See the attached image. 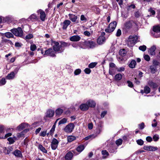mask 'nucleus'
I'll list each match as a JSON object with an SVG mask.
<instances>
[{"label":"nucleus","mask_w":160,"mask_h":160,"mask_svg":"<svg viewBox=\"0 0 160 160\" xmlns=\"http://www.w3.org/2000/svg\"><path fill=\"white\" fill-rule=\"evenodd\" d=\"M138 37L137 35H130L127 40V44L129 47L133 46L137 42Z\"/></svg>","instance_id":"f257e3e1"},{"label":"nucleus","mask_w":160,"mask_h":160,"mask_svg":"<svg viewBox=\"0 0 160 160\" xmlns=\"http://www.w3.org/2000/svg\"><path fill=\"white\" fill-rule=\"evenodd\" d=\"M52 46L54 51L55 52H58V53H61L64 49L61 48L60 45L58 42L55 41L52 42Z\"/></svg>","instance_id":"f03ea898"},{"label":"nucleus","mask_w":160,"mask_h":160,"mask_svg":"<svg viewBox=\"0 0 160 160\" xmlns=\"http://www.w3.org/2000/svg\"><path fill=\"white\" fill-rule=\"evenodd\" d=\"M10 31L16 36L20 37H22L23 36V32L21 27L13 28L11 29Z\"/></svg>","instance_id":"7ed1b4c3"},{"label":"nucleus","mask_w":160,"mask_h":160,"mask_svg":"<svg viewBox=\"0 0 160 160\" xmlns=\"http://www.w3.org/2000/svg\"><path fill=\"white\" fill-rule=\"evenodd\" d=\"M160 32V26H154L153 31L151 34L154 37L156 38L160 37V34L158 33Z\"/></svg>","instance_id":"20e7f679"},{"label":"nucleus","mask_w":160,"mask_h":160,"mask_svg":"<svg viewBox=\"0 0 160 160\" xmlns=\"http://www.w3.org/2000/svg\"><path fill=\"white\" fill-rule=\"evenodd\" d=\"M116 26L117 22L116 21L111 22L109 25L108 28L105 29V32L108 33L112 32L115 29Z\"/></svg>","instance_id":"39448f33"},{"label":"nucleus","mask_w":160,"mask_h":160,"mask_svg":"<svg viewBox=\"0 0 160 160\" xmlns=\"http://www.w3.org/2000/svg\"><path fill=\"white\" fill-rule=\"evenodd\" d=\"M74 127L75 125L74 124L70 123L65 127L64 130L67 133H71L72 132Z\"/></svg>","instance_id":"423d86ee"},{"label":"nucleus","mask_w":160,"mask_h":160,"mask_svg":"<svg viewBox=\"0 0 160 160\" xmlns=\"http://www.w3.org/2000/svg\"><path fill=\"white\" fill-rule=\"evenodd\" d=\"M59 142L58 140L55 138H53L52 139L51 142V147L53 150L56 149L58 147Z\"/></svg>","instance_id":"0eeeda50"},{"label":"nucleus","mask_w":160,"mask_h":160,"mask_svg":"<svg viewBox=\"0 0 160 160\" xmlns=\"http://www.w3.org/2000/svg\"><path fill=\"white\" fill-rule=\"evenodd\" d=\"M55 52L53 49L52 48H49L45 51L44 55H46L52 57H54L56 56Z\"/></svg>","instance_id":"6e6552de"},{"label":"nucleus","mask_w":160,"mask_h":160,"mask_svg":"<svg viewBox=\"0 0 160 160\" xmlns=\"http://www.w3.org/2000/svg\"><path fill=\"white\" fill-rule=\"evenodd\" d=\"M55 113L54 111L52 109H48L46 112L45 117L51 118L52 117Z\"/></svg>","instance_id":"1a4fd4ad"},{"label":"nucleus","mask_w":160,"mask_h":160,"mask_svg":"<svg viewBox=\"0 0 160 160\" xmlns=\"http://www.w3.org/2000/svg\"><path fill=\"white\" fill-rule=\"evenodd\" d=\"M68 16L69 17V19L72 21V22H76L78 18V17L77 16H76L75 15L72 14H68Z\"/></svg>","instance_id":"9d476101"},{"label":"nucleus","mask_w":160,"mask_h":160,"mask_svg":"<svg viewBox=\"0 0 160 160\" xmlns=\"http://www.w3.org/2000/svg\"><path fill=\"white\" fill-rule=\"evenodd\" d=\"M143 149L145 150L152 151H155L158 150V148L157 147L151 146H144L143 147Z\"/></svg>","instance_id":"9b49d317"},{"label":"nucleus","mask_w":160,"mask_h":160,"mask_svg":"<svg viewBox=\"0 0 160 160\" xmlns=\"http://www.w3.org/2000/svg\"><path fill=\"white\" fill-rule=\"evenodd\" d=\"M81 39L80 36L78 35H73L69 39L71 41L78 42Z\"/></svg>","instance_id":"f8f14e48"},{"label":"nucleus","mask_w":160,"mask_h":160,"mask_svg":"<svg viewBox=\"0 0 160 160\" xmlns=\"http://www.w3.org/2000/svg\"><path fill=\"white\" fill-rule=\"evenodd\" d=\"M37 12L40 13V18L42 21H44L46 18L45 12L42 10L40 9L37 11Z\"/></svg>","instance_id":"ddd939ff"},{"label":"nucleus","mask_w":160,"mask_h":160,"mask_svg":"<svg viewBox=\"0 0 160 160\" xmlns=\"http://www.w3.org/2000/svg\"><path fill=\"white\" fill-rule=\"evenodd\" d=\"M28 125L26 123H22L19 125L17 128V130L20 131L28 127Z\"/></svg>","instance_id":"4468645a"},{"label":"nucleus","mask_w":160,"mask_h":160,"mask_svg":"<svg viewBox=\"0 0 160 160\" xmlns=\"http://www.w3.org/2000/svg\"><path fill=\"white\" fill-rule=\"evenodd\" d=\"M89 41H85L80 43V46L81 48L85 49L89 48Z\"/></svg>","instance_id":"2eb2a0df"},{"label":"nucleus","mask_w":160,"mask_h":160,"mask_svg":"<svg viewBox=\"0 0 160 160\" xmlns=\"http://www.w3.org/2000/svg\"><path fill=\"white\" fill-rule=\"evenodd\" d=\"M71 22L69 20H65L63 22L62 28L63 29H66L68 27L70 24Z\"/></svg>","instance_id":"dca6fc26"},{"label":"nucleus","mask_w":160,"mask_h":160,"mask_svg":"<svg viewBox=\"0 0 160 160\" xmlns=\"http://www.w3.org/2000/svg\"><path fill=\"white\" fill-rule=\"evenodd\" d=\"M1 35L2 36H4L8 38H13L14 37L13 34L9 32H7L5 33H2Z\"/></svg>","instance_id":"f3484780"},{"label":"nucleus","mask_w":160,"mask_h":160,"mask_svg":"<svg viewBox=\"0 0 160 160\" xmlns=\"http://www.w3.org/2000/svg\"><path fill=\"white\" fill-rule=\"evenodd\" d=\"M133 22L132 21H128L125 24V28L127 29H130L132 27Z\"/></svg>","instance_id":"a211bd4d"},{"label":"nucleus","mask_w":160,"mask_h":160,"mask_svg":"<svg viewBox=\"0 0 160 160\" xmlns=\"http://www.w3.org/2000/svg\"><path fill=\"white\" fill-rule=\"evenodd\" d=\"M156 49V47L155 46H153L148 51V52L150 54L152 55H154L155 54V51Z\"/></svg>","instance_id":"6ab92c4d"},{"label":"nucleus","mask_w":160,"mask_h":160,"mask_svg":"<svg viewBox=\"0 0 160 160\" xmlns=\"http://www.w3.org/2000/svg\"><path fill=\"white\" fill-rule=\"evenodd\" d=\"M105 38L104 37L100 36L97 39V43L99 44H102L105 42Z\"/></svg>","instance_id":"aec40b11"},{"label":"nucleus","mask_w":160,"mask_h":160,"mask_svg":"<svg viewBox=\"0 0 160 160\" xmlns=\"http://www.w3.org/2000/svg\"><path fill=\"white\" fill-rule=\"evenodd\" d=\"M80 108L82 110H87L89 108V106L88 104H82L80 106Z\"/></svg>","instance_id":"412c9836"},{"label":"nucleus","mask_w":160,"mask_h":160,"mask_svg":"<svg viewBox=\"0 0 160 160\" xmlns=\"http://www.w3.org/2000/svg\"><path fill=\"white\" fill-rule=\"evenodd\" d=\"M15 74L13 72H12L8 74L6 77L8 79L10 80L13 79L15 77Z\"/></svg>","instance_id":"4be33fe9"},{"label":"nucleus","mask_w":160,"mask_h":160,"mask_svg":"<svg viewBox=\"0 0 160 160\" xmlns=\"http://www.w3.org/2000/svg\"><path fill=\"white\" fill-rule=\"evenodd\" d=\"M87 103L88 104L89 107H94L96 105L95 102L91 100H89L88 101Z\"/></svg>","instance_id":"5701e85b"},{"label":"nucleus","mask_w":160,"mask_h":160,"mask_svg":"<svg viewBox=\"0 0 160 160\" xmlns=\"http://www.w3.org/2000/svg\"><path fill=\"white\" fill-rule=\"evenodd\" d=\"M12 147H10L7 148L5 147L4 152L6 154H8L13 150Z\"/></svg>","instance_id":"b1692460"},{"label":"nucleus","mask_w":160,"mask_h":160,"mask_svg":"<svg viewBox=\"0 0 160 160\" xmlns=\"http://www.w3.org/2000/svg\"><path fill=\"white\" fill-rule=\"evenodd\" d=\"M13 154L17 157L21 158L22 156L21 152L18 150H16L13 152Z\"/></svg>","instance_id":"393cba45"},{"label":"nucleus","mask_w":160,"mask_h":160,"mask_svg":"<svg viewBox=\"0 0 160 160\" xmlns=\"http://www.w3.org/2000/svg\"><path fill=\"white\" fill-rule=\"evenodd\" d=\"M17 140H18V139L15 136L13 137V138L10 137L8 139V140L10 144H13L15 141Z\"/></svg>","instance_id":"a878e982"},{"label":"nucleus","mask_w":160,"mask_h":160,"mask_svg":"<svg viewBox=\"0 0 160 160\" xmlns=\"http://www.w3.org/2000/svg\"><path fill=\"white\" fill-rule=\"evenodd\" d=\"M73 156V154L71 152L68 153L65 156V159L66 160H70Z\"/></svg>","instance_id":"bb28decb"},{"label":"nucleus","mask_w":160,"mask_h":160,"mask_svg":"<svg viewBox=\"0 0 160 160\" xmlns=\"http://www.w3.org/2000/svg\"><path fill=\"white\" fill-rule=\"evenodd\" d=\"M96 46L97 44L95 42L93 41H89V48H93L96 47Z\"/></svg>","instance_id":"cd10ccee"},{"label":"nucleus","mask_w":160,"mask_h":160,"mask_svg":"<svg viewBox=\"0 0 160 160\" xmlns=\"http://www.w3.org/2000/svg\"><path fill=\"white\" fill-rule=\"evenodd\" d=\"M63 112V110L60 108H58L55 111V114L57 116H60Z\"/></svg>","instance_id":"c85d7f7f"},{"label":"nucleus","mask_w":160,"mask_h":160,"mask_svg":"<svg viewBox=\"0 0 160 160\" xmlns=\"http://www.w3.org/2000/svg\"><path fill=\"white\" fill-rule=\"evenodd\" d=\"M96 137L97 135L92 134L84 138V139L85 140H88L89 139H92L93 138H95Z\"/></svg>","instance_id":"c756f323"},{"label":"nucleus","mask_w":160,"mask_h":160,"mask_svg":"<svg viewBox=\"0 0 160 160\" xmlns=\"http://www.w3.org/2000/svg\"><path fill=\"white\" fill-rule=\"evenodd\" d=\"M28 19L33 21L37 19V16L35 14H32L28 18Z\"/></svg>","instance_id":"7c9ffc66"},{"label":"nucleus","mask_w":160,"mask_h":160,"mask_svg":"<svg viewBox=\"0 0 160 160\" xmlns=\"http://www.w3.org/2000/svg\"><path fill=\"white\" fill-rule=\"evenodd\" d=\"M136 64V61L134 60H132L129 64V67L131 68H133L135 67Z\"/></svg>","instance_id":"2f4dec72"},{"label":"nucleus","mask_w":160,"mask_h":160,"mask_svg":"<svg viewBox=\"0 0 160 160\" xmlns=\"http://www.w3.org/2000/svg\"><path fill=\"white\" fill-rule=\"evenodd\" d=\"M38 148L40 149L42 152L44 153H47V150L45 149L42 145L39 144L38 145Z\"/></svg>","instance_id":"473e14b6"},{"label":"nucleus","mask_w":160,"mask_h":160,"mask_svg":"<svg viewBox=\"0 0 160 160\" xmlns=\"http://www.w3.org/2000/svg\"><path fill=\"white\" fill-rule=\"evenodd\" d=\"M84 147L83 145H81L79 146L77 148V151L79 152H81L84 149Z\"/></svg>","instance_id":"72a5a7b5"},{"label":"nucleus","mask_w":160,"mask_h":160,"mask_svg":"<svg viewBox=\"0 0 160 160\" xmlns=\"http://www.w3.org/2000/svg\"><path fill=\"white\" fill-rule=\"evenodd\" d=\"M102 153L103 155L102 158L104 159L106 158L109 155L108 152L106 150L102 151Z\"/></svg>","instance_id":"f704fd0d"},{"label":"nucleus","mask_w":160,"mask_h":160,"mask_svg":"<svg viewBox=\"0 0 160 160\" xmlns=\"http://www.w3.org/2000/svg\"><path fill=\"white\" fill-rule=\"evenodd\" d=\"M25 132V130H24L20 133H17V137H16L18 139V138L23 137L24 135Z\"/></svg>","instance_id":"c9c22d12"},{"label":"nucleus","mask_w":160,"mask_h":160,"mask_svg":"<svg viewBox=\"0 0 160 160\" xmlns=\"http://www.w3.org/2000/svg\"><path fill=\"white\" fill-rule=\"evenodd\" d=\"M122 78V76L121 74L118 73L114 77L115 79L116 80H120Z\"/></svg>","instance_id":"e433bc0d"},{"label":"nucleus","mask_w":160,"mask_h":160,"mask_svg":"<svg viewBox=\"0 0 160 160\" xmlns=\"http://www.w3.org/2000/svg\"><path fill=\"white\" fill-rule=\"evenodd\" d=\"M76 139V137L73 136H70L68 137V142H72Z\"/></svg>","instance_id":"4c0bfd02"},{"label":"nucleus","mask_w":160,"mask_h":160,"mask_svg":"<svg viewBox=\"0 0 160 160\" xmlns=\"http://www.w3.org/2000/svg\"><path fill=\"white\" fill-rule=\"evenodd\" d=\"M144 92L146 94H148L150 92V88L147 86L145 87L144 88Z\"/></svg>","instance_id":"58836bf2"},{"label":"nucleus","mask_w":160,"mask_h":160,"mask_svg":"<svg viewBox=\"0 0 160 160\" xmlns=\"http://www.w3.org/2000/svg\"><path fill=\"white\" fill-rule=\"evenodd\" d=\"M97 64V62H91L89 64L88 67L90 68H92L95 67Z\"/></svg>","instance_id":"ea45409f"},{"label":"nucleus","mask_w":160,"mask_h":160,"mask_svg":"<svg viewBox=\"0 0 160 160\" xmlns=\"http://www.w3.org/2000/svg\"><path fill=\"white\" fill-rule=\"evenodd\" d=\"M119 54L121 56H124L126 53V52L125 49H121L119 51Z\"/></svg>","instance_id":"a19ab883"},{"label":"nucleus","mask_w":160,"mask_h":160,"mask_svg":"<svg viewBox=\"0 0 160 160\" xmlns=\"http://www.w3.org/2000/svg\"><path fill=\"white\" fill-rule=\"evenodd\" d=\"M67 119L65 118H64L61 120H60L58 122V124L60 125L66 123L67 122Z\"/></svg>","instance_id":"79ce46f5"},{"label":"nucleus","mask_w":160,"mask_h":160,"mask_svg":"<svg viewBox=\"0 0 160 160\" xmlns=\"http://www.w3.org/2000/svg\"><path fill=\"white\" fill-rule=\"evenodd\" d=\"M68 45V43L65 42H61L60 45L61 48H64V47H67Z\"/></svg>","instance_id":"37998d69"},{"label":"nucleus","mask_w":160,"mask_h":160,"mask_svg":"<svg viewBox=\"0 0 160 160\" xmlns=\"http://www.w3.org/2000/svg\"><path fill=\"white\" fill-rule=\"evenodd\" d=\"M159 135L157 134L154 135L153 136V138H153V140L155 142L157 141L159 139Z\"/></svg>","instance_id":"c03bdc74"},{"label":"nucleus","mask_w":160,"mask_h":160,"mask_svg":"<svg viewBox=\"0 0 160 160\" xmlns=\"http://www.w3.org/2000/svg\"><path fill=\"white\" fill-rule=\"evenodd\" d=\"M81 72V70L80 69H76L74 72V74L75 75H77L80 74Z\"/></svg>","instance_id":"a18cd8bd"},{"label":"nucleus","mask_w":160,"mask_h":160,"mask_svg":"<svg viewBox=\"0 0 160 160\" xmlns=\"http://www.w3.org/2000/svg\"><path fill=\"white\" fill-rule=\"evenodd\" d=\"M139 49L140 50L144 51L146 49V47L145 45L141 46L139 47Z\"/></svg>","instance_id":"49530a36"},{"label":"nucleus","mask_w":160,"mask_h":160,"mask_svg":"<svg viewBox=\"0 0 160 160\" xmlns=\"http://www.w3.org/2000/svg\"><path fill=\"white\" fill-rule=\"evenodd\" d=\"M56 126H55V125H53L52 126V127L51 130L50 131V134L51 135H52L54 132L55 131V128Z\"/></svg>","instance_id":"de8ad7c7"},{"label":"nucleus","mask_w":160,"mask_h":160,"mask_svg":"<svg viewBox=\"0 0 160 160\" xmlns=\"http://www.w3.org/2000/svg\"><path fill=\"white\" fill-rule=\"evenodd\" d=\"M153 64L155 66H158L160 64V62L156 60H153L152 62Z\"/></svg>","instance_id":"09e8293b"},{"label":"nucleus","mask_w":160,"mask_h":160,"mask_svg":"<svg viewBox=\"0 0 160 160\" xmlns=\"http://www.w3.org/2000/svg\"><path fill=\"white\" fill-rule=\"evenodd\" d=\"M101 129L100 128H98L96 129V131H95V133L94 134V135H97V136L101 132Z\"/></svg>","instance_id":"8fccbe9b"},{"label":"nucleus","mask_w":160,"mask_h":160,"mask_svg":"<svg viewBox=\"0 0 160 160\" xmlns=\"http://www.w3.org/2000/svg\"><path fill=\"white\" fill-rule=\"evenodd\" d=\"M122 143V139H119L116 141V143L118 145H121Z\"/></svg>","instance_id":"3c124183"},{"label":"nucleus","mask_w":160,"mask_h":160,"mask_svg":"<svg viewBox=\"0 0 160 160\" xmlns=\"http://www.w3.org/2000/svg\"><path fill=\"white\" fill-rule=\"evenodd\" d=\"M137 144L140 145H142L143 144V141L141 139H138L137 140Z\"/></svg>","instance_id":"603ef678"},{"label":"nucleus","mask_w":160,"mask_h":160,"mask_svg":"<svg viewBox=\"0 0 160 160\" xmlns=\"http://www.w3.org/2000/svg\"><path fill=\"white\" fill-rule=\"evenodd\" d=\"M115 73L114 69L112 68H110L109 69V73L111 75H113Z\"/></svg>","instance_id":"864d4df0"},{"label":"nucleus","mask_w":160,"mask_h":160,"mask_svg":"<svg viewBox=\"0 0 160 160\" xmlns=\"http://www.w3.org/2000/svg\"><path fill=\"white\" fill-rule=\"evenodd\" d=\"M33 37V35L32 34H29L26 36L25 38L27 39H30L32 38Z\"/></svg>","instance_id":"5fc2aeb1"},{"label":"nucleus","mask_w":160,"mask_h":160,"mask_svg":"<svg viewBox=\"0 0 160 160\" xmlns=\"http://www.w3.org/2000/svg\"><path fill=\"white\" fill-rule=\"evenodd\" d=\"M84 71L86 74H89L90 73L91 71L89 68H86L84 69Z\"/></svg>","instance_id":"6e6d98bb"},{"label":"nucleus","mask_w":160,"mask_h":160,"mask_svg":"<svg viewBox=\"0 0 160 160\" xmlns=\"http://www.w3.org/2000/svg\"><path fill=\"white\" fill-rule=\"evenodd\" d=\"M6 83V81L5 79L3 78L0 80V83L2 85H4Z\"/></svg>","instance_id":"4d7b16f0"},{"label":"nucleus","mask_w":160,"mask_h":160,"mask_svg":"<svg viewBox=\"0 0 160 160\" xmlns=\"http://www.w3.org/2000/svg\"><path fill=\"white\" fill-rule=\"evenodd\" d=\"M80 20L82 21H84L86 22L87 21V18L85 17L83 15H82L81 16Z\"/></svg>","instance_id":"13d9d810"},{"label":"nucleus","mask_w":160,"mask_h":160,"mask_svg":"<svg viewBox=\"0 0 160 160\" xmlns=\"http://www.w3.org/2000/svg\"><path fill=\"white\" fill-rule=\"evenodd\" d=\"M47 131H42L40 133V136H41L44 137L46 135Z\"/></svg>","instance_id":"bf43d9fd"},{"label":"nucleus","mask_w":160,"mask_h":160,"mask_svg":"<svg viewBox=\"0 0 160 160\" xmlns=\"http://www.w3.org/2000/svg\"><path fill=\"white\" fill-rule=\"evenodd\" d=\"M36 49V46L34 44L31 45L30 46V49L31 51H34Z\"/></svg>","instance_id":"052dcab7"},{"label":"nucleus","mask_w":160,"mask_h":160,"mask_svg":"<svg viewBox=\"0 0 160 160\" xmlns=\"http://www.w3.org/2000/svg\"><path fill=\"white\" fill-rule=\"evenodd\" d=\"M148 11L150 12L151 15H154L155 13V12L154 10H152L151 8L148 9Z\"/></svg>","instance_id":"680f3d73"},{"label":"nucleus","mask_w":160,"mask_h":160,"mask_svg":"<svg viewBox=\"0 0 160 160\" xmlns=\"http://www.w3.org/2000/svg\"><path fill=\"white\" fill-rule=\"evenodd\" d=\"M135 7V6L134 4H131L130 5H129L127 6V9L128 10L130 9L131 8H134Z\"/></svg>","instance_id":"e2e57ef3"},{"label":"nucleus","mask_w":160,"mask_h":160,"mask_svg":"<svg viewBox=\"0 0 160 160\" xmlns=\"http://www.w3.org/2000/svg\"><path fill=\"white\" fill-rule=\"evenodd\" d=\"M83 34L86 36L90 37L91 35V33L87 31H86L83 32Z\"/></svg>","instance_id":"0e129e2a"},{"label":"nucleus","mask_w":160,"mask_h":160,"mask_svg":"<svg viewBox=\"0 0 160 160\" xmlns=\"http://www.w3.org/2000/svg\"><path fill=\"white\" fill-rule=\"evenodd\" d=\"M144 59L147 61H148L150 60V57L148 55H145L144 56Z\"/></svg>","instance_id":"69168bd1"},{"label":"nucleus","mask_w":160,"mask_h":160,"mask_svg":"<svg viewBox=\"0 0 160 160\" xmlns=\"http://www.w3.org/2000/svg\"><path fill=\"white\" fill-rule=\"evenodd\" d=\"M125 68L124 67H121L117 68V70L118 72H122L125 70Z\"/></svg>","instance_id":"338daca9"},{"label":"nucleus","mask_w":160,"mask_h":160,"mask_svg":"<svg viewBox=\"0 0 160 160\" xmlns=\"http://www.w3.org/2000/svg\"><path fill=\"white\" fill-rule=\"evenodd\" d=\"M157 18L158 20L160 21V10H158L157 11Z\"/></svg>","instance_id":"774afa93"}]
</instances>
